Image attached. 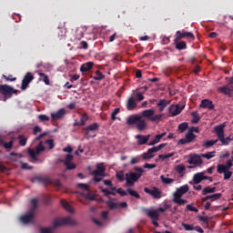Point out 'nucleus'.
Instances as JSON below:
<instances>
[{
	"instance_id": "27",
	"label": "nucleus",
	"mask_w": 233,
	"mask_h": 233,
	"mask_svg": "<svg viewBox=\"0 0 233 233\" xmlns=\"http://www.w3.org/2000/svg\"><path fill=\"white\" fill-rule=\"evenodd\" d=\"M156 114V111L154 109H146L142 111L141 117H147L150 120V117H152Z\"/></svg>"
},
{
	"instance_id": "48",
	"label": "nucleus",
	"mask_w": 233,
	"mask_h": 233,
	"mask_svg": "<svg viewBox=\"0 0 233 233\" xmlns=\"http://www.w3.org/2000/svg\"><path fill=\"white\" fill-rule=\"evenodd\" d=\"M119 112H121V109L119 107H116L113 110V112L111 113L112 121H116V119H117V117H116V116H117V114H119Z\"/></svg>"
},
{
	"instance_id": "4",
	"label": "nucleus",
	"mask_w": 233,
	"mask_h": 233,
	"mask_svg": "<svg viewBox=\"0 0 233 233\" xmlns=\"http://www.w3.org/2000/svg\"><path fill=\"white\" fill-rule=\"evenodd\" d=\"M0 94L3 96V101L10 99L14 94H17V90L8 85H0Z\"/></svg>"
},
{
	"instance_id": "18",
	"label": "nucleus",
	"mask_w": 233,
	"mask_h": 233,
	"mask_svg": "<svg viewBox=\"0 0 233 233\" xmlns=\"http://www.w3.org/2000/svg\"><path fill=\"white\" fill-rule=\"evenodd\" d=\"M145 212L150 219L153 220H159V213H157V210H152V209H145Z\"/></svg>"
},
{
	"instance_id": "56",
	"label": "nucleus",
	"mask_w": 233,
	"mask_h": 233,
	"mask_svg": "<svg viewBox=\"0 0 233 233\" xmlns=\"http://www.w3.org/2000/svg\"><path fill=\"white\" fill-rule=\"evenodd\" d=\"M103 183H104V185H106V187H109L111 188V190H116V187H114L112 181L104 180Z\"/></svg>"
},
{
	"instance_id": "10",
	"label": "nucleus",
	"mask_w": 233,
	"mask_h": 233,
	"mask_svg": "<svg viewBox=\"0 0 233 233\" xmlns=\"http://www.w3.org/2000/svg\"><path fill=\"white\" fill-rule=\"evenodd\" d=\"M185 109V105H171L168 108L169 114H171V117H176V116H179L181 112Z\"/></svg>"
},
{
	"instance_id": "37",
	"label": "nucleus",
	"mask_w": 233,
	"mask_h": 233,
	"mask_svg": "<svg viewBox=\"0 0 233 233\" xmlns=\"http://www.w3.org/2000/svg\"><path fill=\"white\" fill-rule=\"evenodd\" d=\"M187 168L185 167L184 165H177V167H175V170L177 174H179L180 176H183V174L185 173V170Z\"/></svg>"
},
{
	"instance_id": "53",
	"label": "nucleus",
	"mask_w": 233,
	"mask_h": 233,
	"mask_svg": "<svg viewBox=\"0 0 233 233\" xmlns=\"http://www.w3.org/2000/svg\"><path fill=\"white\" fill-rule=\"evenodd\" d=\"M165 136H167V132L161 133L160 135H156L154 140L157 144L159 141H161V139H163V137H165Z\"/></svg>"
},
{
	"instance_id": "13",
	"label": "nucleus",
	"mask_w": 233,
	"mask_h": 233,
	"mask_svg": "<svg viewBox=\"0 0 233 233\" xmlns=\"http://www.w3.org/2000/svg\"><path fill=\"white\" fill-rule=\"evenodd\" d=\"M32 81H34V75L30 72L26 73L22 80L21 90H26Z\"/></svg>"
},
{
	"instance_id": "51",
	"label": "nucleus",
	"mask_w": 233,
	"mask_h": 233,
	"mask_svg": "<svg viewBox=\"0 0 233 233\" xmlns=\"http://www.w3.org/2000/svg\"><path fill=\"white\" fill-rule=\"evenodd\" d=\"M187 128H188V123H187V122L181 123V124L178 126V130H179V132H181V133H183L185 130H187Z\"/></svg>"
},
{
	"instance_id": "31",
	"label": "nucleus",
	"mask_w": 233,
	"mask_h": 233,
	"mask_svg": "<svg viewBox=\"0 0 233 233\" xmlns=\"http://www.w3.org/2000/svg\"><path fill=\"white\" fill-rule=\"evenodd\" d=\"M193 181L195 183V185H199V183H201V181H203V173L199 172L194 175L193 177Z\"/></svg>"
},
{
	"instance_id": "57",
	"label": "nucleus",
	"mask_w": 233,
	"mask_h": 233,
	"mask_svg": "<svg viewBox=\"0 0 233 233\" xmlns=\"http://www.w3.org/2000/svg\"><path fill=\"white\" fill-rule=\"evenodd\" d=\"M116 178L118 181L123 182L125 181V174L123 172L116 173Z\"/></svg>"
},
{
	"instance_id": "32",
	"label": "nucleus",
	"mask_w": 233,
	"mask_h": 233,
	"mask_svg": "<svg viewBox=\"0 0 233 233\" xmlns=\"http://www.w3.org/2000/svg\"><path fill=\"white\" fill-rule=\"evenodd\" d=\"M217 188L216 187H206L202 189V194L203 196H207V194H214L216 192Z\"/></svg>"
},
{
	"instance_id": "5",
	"label": "nucleus",
	"mask_w": 233,
	"mask_h": 233,
	"mask_svg": "<svg viewBox=\"0 0 233 233\" xmlns=\"http://www.w3.org/2000/svg\"><path fill=\"white\" fill-rule=\"evenodd\" d=\"M63 225H70V227H76V225H77V221L70 217H66L64 218H57L53 222L54 228H57V227H63Z\"/></svg>"
},
{
	"instance_id": "11",
	"label": "nucleus",
	"mask_w": 233,
	"mask_h": 233,
	"mask_svg": "<svg viewBox=\"0 0 233 233\" xmlns=\"http://www.w3.org/2000/svg\"><path fill=\"white\" fill-rule=\"evenodd\" d=\"M176 41H181V39H191L194 41L196 39V36H194V34L192 32H181L177 31V36L175 37Z\"/></svg>"
},
{
	"instance_id": "14",
	"label": "nucleus",
	"mask_w": 233,
	"mask_h": 233,
	"mask_svg": "<svg viewBox=\"0 0 233 233\" xmlns=\"http://www.w3.org/2000/svg\"><path fill=\"white\" fill-rule=\"evenodd\" d=\"M190 190L188 185L181 186L180 187L177 188L176 192L173 193V198H183L187 192Z\"/></svg>"
},
{
	"instance_id": "26",
	"label": "nucleus",
	"mask_w": 233,
	"mask_h": 233,
	"mask_svg": "<svg viewBox=\"0 0 233 233\" xmlns=\"http://www.w3.org/2000/svg\"><path fill=\"white\" fill-rule=\"evenodd\" d=\"M60 203L67 212H69L70 214H74V208H72V206H70V204H68L66 200L61 199Z\"/></svg>"
},
{
	"instance_id": "30",
	"label": "nucleus",
	"mask_w": 233,
	"mask_h": 233,
	"mask_svg": "<svg viewBox=\"0 0 233 233\" xmlns=\"http://www.w3.org/2000/svg\"><path fill=\"white\" fill-rule=\"evenodd\" d=\"M182 197H173V203H176L179 207L186 205L187 203V199L181 198Z\"/></svg>"
},
{
	"instance_id": "41",
	"label": "nucleus",
	"mask_w": 233,
	"mask_h": 233,
	"mask_svg": "<svg viewBox=\"0 0 233 233\" xmlns=\"http://www.w3.org/2000/svg\"><path fill=\"white\" fill-rule=\"evenodd\" d=\"M36 155L39 156L41 152H45V146H43V141H40L37 147H35Z\"/></svg>"
},
{
	"instance_id": "63",
	"label": "nucleus",
	"mask_w": 233,
	"mask_h": 233,
	"mask_svg": "<svg viewBox=\"0 0 233 233\" xmlns=\"http://www.w3.org/2000/svg\"><path fill=\"white\" fill-rule=\"evenodd\" d=\"M182 226H183V228H185V230H194L193 226L190 225V224L183 223Z\"/></svg>"
},
{
	"instance_id": "9",
	"label": "nucleus",
	"mask_w": 233,
	"mask_h": 233,
	"mask_svg": "<svg viewBox=\"0 0 233 233\" xmlns=\"http://www.w3.org/2000/svg\"><path fill=\"white\" fill-rule=\"evenodd\" d=\"M99 130V124L93 123L86 127H83L85 137H96V135L90 136V132H97Z\"/></svg>"
},
{
	"instance_id": "44",
	"label": "nucleus",
	"mask_w": 233,
	"mask_h": 233,
	"mask_svg": "<svg viewBox=\"0 0 233 233\" xmlns=\"http://www.w3.org/2000/svg\"><path fill=\"white\" fill-rule=\"evenodd\" d=\"M96 76L93 77V79H95V81H101V79H105V75H103V73H101V71L96 70Z\"/></svg>"
},
{
	"instance_id": "12",
	"label": "nucleus",
	"mask_w": 233,
	"mask_h": 233,
	"mask_svg": "<svg viewBox=\"0 0 233 233\" xmlns=\"http://www.w3.org/2000/svg\"><path fill=\"white\" fill-rule=\"evenodd\" d=\"M225 127H227V125L220 124L214 127L213 132L216 134L218 141H220L223 137H225Z\"/></svg>"
},
{
	"instance_id": "34",
	"label": "nucleus",
	"mask_w": 233,
	"mask_h": 233,
	"mask_svg": "<svg viewBox=\"0 0 233 233\" xmlns=\"http://www.w3.org/2000/svg\"><path fill=\"white\" fill-rule=\"evenodd\" d=\"M38 76H40V81H43L45 85H50V79L48 78V76L45 73H38Z\"/></svg>"
},
{
	"instance_id": "24",
	"label": "nucleus",
	"mask_w": 233,
	"mask_h": 233,
	"mask_svg": "<svg viewBox=\"0 0 233 233\" xmlns=\"http://www.w3.org/2000/svg\"><path fill=\"white\" fill-rule=\"evenodd\" d=\"M175 48L177 50H187V42L174 39Z\"/></svg>"
},
{
	"instance_id": "7",
	"label": "nucleus",
	"mask_w": 233,
	"mask_h": 233,
	"mask_svg": "<svg viewBox=\"0 0 233 233\" xmlns=\"http://www.w3.org/2000/svg\"><path fill=\"white\" fill-rule=\"evenodd\" d=\"M167 145V143L159 144L157 147H153L149 148L146 153H143L142 155L143 159H152V157H154V154H156V152H159V150H162V148H165Z\"/></svg>"
},
{
	"instance_id": "52",
	"label": "nucleus",
	"mask_w": 233,
	"mask_h": 233,
	"mask_svg": "<svg viewBox=\"0 0 233 233\" xmlns=\"http://www.w3.org/2000/svg\"><path fill=\"white\" fill-rule=\"evenodd\" d=\"M106 205H107V207H109V208H110L111 210H114V209L117 208V203L112 202V201H110V200L106 201Z\"/></svg>"
},
{
	"instance_id": "59",
	"label": "nucleus",
	"mask_w": 233,
	"mask_h": 233,
	"mask_svg": "<svg viewBox=\"0 0 233 233\" xmlns=\"http://www.w3.org/2000/svg\"><path fill=\"white\" fill-rule=\"evenodd\" d=\"M116 193L119 194L122 197L125 196H128V192H127L126 190H124L123 188L119 187L118 189H116Z\"/></svg>"
},
{
	"instance_id": "55",
	"label": "nucleus",
	"mask_w": 233,
	"mask_h": 233,
	"mask_svg": "<svg viewBox=\"0 0 233 233\" xmlns=\"http://www.w3.org/2000/svg\"><path fill=\"white\" fill-rule=\"evenodd\" d=\"M49 185H54L57 188H61V181L59 179L50 180Z\"/></svg>"
},
{
	"instance_id": "29",
	"label": "nucleus",
	"mask_w": 233,
	"mask_h": 233,
	"mask_svg": "<svg viewBox=\"0 0 233 233\" xmlns=\"http://www.w3.org/2000/svg\"><path fill=\"white\" fill-rule=\"evenodd\" d=\"M35 180L38 183H43L44 185H49L50 177H35Z\"/></svg>"
},
{
	"instance_id": "47",
	"label": "nucleus",
	"mask_w": 233,
	"mask_h": 233,
	"mask_svg": "<svg viewBox=\"0 0 233 233\" xmlns=\"http://www.w3.org/2000/svg\"><path fill=\"white\" fill-rule=\"evenodd\" d=\"M216 151L208 152L206 154H202L201 157H205L206 159H212V157H215Z\"/></svg>"
},
{
	"instance_id": "17",
	"label": "nucleus",
	"mask_w": 233,
	"mask_h": 233,
	"mask_svg": "<svg viewBox=\"0 0 233 233\" xmlns=\"http://www.w3.org/2000/svg\"><path fill=\"white\" fill-rule=\"evenodd\" d=\"M200 108H208V110H214V103L209 99H203L200 103Z\"/></svg>"
},
{
	"instance_id": "15",
	"label": "nucleus",
	"mask_w": 233,
	"mask_h": 233,
	"mask_svg": "<svg viewBox=\"0 0 233 233\" xmlns=\"http://www.w3.org/2000/svg\"><path fill=\"white\" fill-rule=\"evenodd\" d=\"M218 90L221 92V94H224V96H228L229 97L233 96V86L230 84L219 87Z\"/></svg>"
},
{
	"instance_id": "35",
	"label": "nucleus",
	"mask_w": 233,
	"mask_h": 233,
	"mask_svg": "<svg viewBox=\"0 0 233 233\" xmlns=\"http://www.w3.org/2000/svg\"><path fill=\"white\" fill-rule=\"evenodd\" d=\"M127 191L129 194V196H132V198H136V199H141V195H139V193H137V191H136L132 188H127Z\"/></svg>"
},
{
	"instance_id": "49",
	"label": "nucleus",
	"mask_w": 233,
	"mask_h": 233,
	"mask_svg": "<svg viewBox=\"0 0 233 233\" xmlns=\"http://www.w3.org/2000/svg\"><path fill=\"white\" fill-rule=\"evenodd\" d=\"M65 166L66 167V170H76L77 167L73 162H65Z\"/></svg>"
},
{
	"instance_id": "2",
	"label": "nucleus",
	"mask_w": 233,
	"mask_h": 233,
	"mask_svg": "<svg viewBox=\"0 0 233 233\" xmlns=\"http://www.w3.org/2000/svg\"><path fill=\"white\" fill-rule=\"evenodd\" d=\"M127 125L132 127V125H136L137 130L143 132L145 128H147V121L143 120V116L139 115H131L127 119Z\"/></svg>"
},
{
	"instance_id": "61",
	"label": "nucleus",
	"mask_w": 233,
	"mask_h": 233,
	"mask_svg": "<svg viewBox=\"0 0 233 233\" xmlns=\"http://www.w3.org/2000/svg\"><path fill=\"white\" fill-rule=\"evenodd\" d=\"M137 101H143L145 99V96H143V93L137 92L136 94Z\"/></svg>"
},
{
	"instance_id": "40",
	"label": "nucleus",
	"mask_w": 233,
	"mask_h": 233,
	"mask_svg": "<svg viewBox=\"0 0 233 233\" xmlns=\"http://www.w3.org/2000/svg\"><path fill=\"white\" fill-rule=\"evenodd\" d=\"M28 156L31 157L33 161H39V158H37V153L36 151H34V149H28Z\"/></svg>"
},
{
	"instance_id": "19",
	"label": "nucleus",
	"mask_w": 233,
	"mask_h": 233,
	"mask_svg": "<svg viewBox=\"0 0 233 233\" xmlns=\"http://www.w3.org/2000/svg\"><path fill=\"white\" fill-rule=\"evenodd\" d=\"M105 170H106L105 166H103V164H98L96 169L92 172V175L103 177L105 176Z\"/></svg>"
},
{
	"instance_id": "42",
	"label": "nucleus",
	"mask_w": 233,
	"mask_h": 233,
	"mask_svg": "<svg viewBox=\"0 0 233 233\" xmlns=\"http://www.w3.org/2000/svg\"><path fill=\"white\" fill-rule=\"evenodd\" d=\"M86 121H88V114L84 113L80 118L81 127H85L86 125Z\"/></svg>"
},
{
	"instance_id": "28",
	"label": "nucleus",
	"mask_w": 233,
	"mask_h": 233,
	"mask_svg": "<svg viewBox=\"0 0 233 233\" xmlns=\"http://www.w3.org/2000/svg\"><path fill=\"white\" fill-rule=\"evenodd\" d=\"M7 157L11 161L17 162L18 159H21L23 157V155L21 153L11 152Z\"/></svg>"
},
{
	"instance_id": "43",
	"label": "nucleus",
	"mask_w": 233,
	"mask_h": 233,
	"mask_svg": "<svg viewBox=\"0 0 233 233\" xmlns=\"http://www.w3.org/2000/svg\"><path fill=\"white\" fill-rule=\"evenodd\" d=\"M217 170L218 172V174H225L227 170H228L227 168V167L223 164H218L217 167Z\"/></svg>"
},
{
	"instance_id": "58",
	"label": "nucleus",
	"mask_w": 233,
	"mask_h": 233,
	"mask_svg": "<svg viewBox=\"0 0 233 233\" xmlns=\"http://www.w3.org/2000/svg\"><path fill=\"white\" fill-rule=\"evenodd\" d=\"M76 187L78 188H81L82 190H87V191H88V188H89L87 184H83V183L76 184Z\"/></svg>"
},
{
	"instance_id": "33",
	"label": "nucleus",
	"mask_w": 233,
	"mask_h": 233,
	"mask_svg": "<svg viewBox=\"0 0 233 233\" xmlns=\"http://www.w3.org/2000/svg\"><path fill=\"white\" fill-rule=\"evenodd\" d=\"M163 120V114L153 115L152 117L149 118V121L152 123H159V121Z\"/></svg>"
},
{
	"instance_id": "21",
	"label": "nucleus",
	"mask_w": 233,
	"mask_h": 233,
	"mask_svg": "<svg viewBox=\"0 0 233 233\" xmlns=\"http://www.w3.org/2000/svg\"><path fill=\"white\" fill-rule=\"evenodd\" d=\"M221 193H215L213 195H208L205 198H202V202L205 203V201H218V199H221Z\"/></svg>"
},
{
	"instance_id": "1",
	"label": "nucleus",
	"mask_w": 233,
	"mask_h": 233,
	"mask_svg": "<svg viewBox=\"0 0 233 233\" xmlns=\"http://www.w3.org/2000/svg\"><path fill=\"white\" fill-rule=\"evenodd\" d=\"M32 208L28 210V212L23 215L20 218V221L24 223V225H28V223H32L34 218H35V210H37V198L31 199Z\"/></svg>"
},
{
	"instance_id": "64",
	"label": "nucleus",
	"mask_w": 233,
	"mask_h": 233,
	"mask_svg": "<svg viewBox=\"0 0 233 233\" xmlns=\"http://www.w3.org/2000/svg\"><path fill=\"white\" fill-rule=\"evenodd\" d=\"M41 233H52V228H42L40 229Z\"/></svg>"
},
{
	"instance_id": "3",
	"label": "nucleus",
	"mask_w": 233,
	"mask_h": 233,
	"mask_svg": "<svg viewBox=\"0 0 233 233\" xmlns=\"http://www.w3.org/2000/svg\"><path fill=\"white\" fill-rule=\"evenodd\" d=\"M135 172H129L126 174V187H134L136 181H137L145 170L141 167H135Z\"/></svg>"
},
{
	"instance_id": "22",
	"label": "nucleus",
	"mask_w": 233,
	"mask_h": 233,
	"mask_svg": "<svg viewBox=\"0 0 233 233\" xmlns=\"http://www.w3.org/2000/svg\"><path fill=\"white\" fill-rule=\"evenodd\" d=\"M136 138L137 139V145H147L148 143V139H150V135L143 136V135H137Z\"/></svg>"
},
{
	"instance_id": "38",
	"label": "nucleus",
	"mask_w": 233,
	"mask_h": 233,
	"mask_svg": "<svg viewBox=\"0 0 233 233\" xmlns=\"http://www.w3.org/2000/svg\"><path fill=\"white\" fill-rule=\"evenodd\" d=\"M218 139L216 140H208L206 141L202 147H204L205 148H210V147H214V145H216V143H218Z\"/></svg>"
},
{
	"instance_id": "20",
	"label": "nucleus",
	"mask_w": 233,
	"mask_h": 233,
	"mask_svg": "<svg viewBox=\"0 0 233 233\" xmlns=\"http://www.w3.org/2000/svg\"><path fill=\"white\" fill-rule=\"evenodd\" d=\"M169 104H170V100L159 99L157 103V106H158V111L164 112L165 108H167V106Z\"/></svg>"
},
{
	"instance_id": "45",
	"label": "nucleus",
	"mask_w": 233,
	"mask_h": 233,
	"mask_svg": "<svg viewBox=\"0 0 233 233\" xmlns=\"http://www.w3.org/2000/svg\"><path fill=\"white\" fill-rule=\"evenodd\" d=\"M14 147V141L10 140L9 142L4 143V147L6 149V152H10Z\"/></svg>"
},
{
	"instance_id": "39",
	"label": "nucleus",
	"mask_w": 233,
	"mask_h": 233,
	"mask_svg": "<svg viewBox=\"0 0 233 233\" xmlns=\"http://www.w3.org/2000/svg\"><path fill=\"white\" fill-rule=\"evenodd\" d=\"M186 139L187 142L192 143L196 139V135L190 131L186 134Z\"/></svg>"
},
{
	"instance_id": "54",
	"label": "nucleus",
	"mask_w": 233,
	"mask_h": 233,
	"mask_svg": "<svg viewBox=\"0 0 233 233\" xmlns=\"http://www.w3.org/2000/svg\"><path fill=\"white\" fill-rule=\"evenodd\" d=\"M191 116H193L192 123H194V124L199 123V119H201V118L199 117V115H198V113L193 112V113H191Z\"/></svg>"
},
{
	"instance_id": "8",
	"label": "nucleus",
	"mask_w": 233,
	"mask_h": 233,
	"mask_svg": "<svg viewBox=\"0 0 233 233\" xmlns=\"http://www.w3.org/2000/svg\"><path fill=\"white\" fill-rule=\"evenodd\" d=\"M144 192H146V194H149V196H152L154 199H161V198H163V192L157 187H153L152 189L145 187Z\"/></svg>"
},
{
	"instance_id": "23",
	"label": "nucleus",
	"mask_w": 233,
	"mask_h": 233,
	"mask_svg": "<svg viewBox=\"0 0 233 233\" xmlns=\"http://www.w3.org/2000/svg\"><path fill=\"white\" fill-rule=\"evenodd\" d=\"M136 108H137V104L136 103V99H134V96H130L127 102V109L134 110Z\"/></svg>"
},
{
	"instance_id": "50",
	"label": "nucleus",
	"mask_w": 233,
	"mask_h": 233,
	"mask_svg": "<svg viewBox=\"0 0 233 233\" xmlns=\"http://www.w3.org/2000/svg\"><path fill=\"white\" fill-rule=\"evenodd\" d=\"M2 77L5 79V81H17V77L12 75H2Z\"/></svg>"
},
{
	"instance_id": "16",
	"label": "nucleus",
	"mask_w": 233,
	"mask_h": 233,
	"mask_svg": "<svg viewBox=\"0 0 233 233\" xmlns=\"http://www.w3.org/2000/svg\"><path fill=\"white\" fill-rule=\"evenodd\" d=\"M66 115L65 108H61L58 111L51 114V118L53 121H57L58 119H63Z\"/></svg>"
},
{
	"instance_id": "25",
	"label": "nucleus",
	"mask_w": 233,
	"mask_h": 233,
	"mask_svg": "<svg viewBox=\"0 0 233 233\" xmlns=\"http://www.w3.org/2000/svg\"><path fill=\"white\" fill-rule=\"evenodd\" d=\"M93 66H94V63H92V62H87L86 64H83L80 67V72L85 74V72H88V71L92 70Z\"/></svg>"
},
{
	"instance_id": "60",
	"label": "nucleus",
	"mask_w": 233,
	"mask_h": 233,
	"mask_svg": "<svg viewBox=\"0 0 233 233\" xmlns=\"http://www.w3.org/2000/svg\"><path fill=\"white\" fill-rule=\"evenodd\" d=\"M38 119L42 122L50 121V117H48V116H46V115H39Z\"/></svg>"
},
{
	"instance_id": "62",
	"label": "nucleus",
	"mask_w": 233,
	"mask_h": 233,
	"mask_svg": "<svg viewBox=\"0 0 233 233\" xmlns=\"http://www.w3.org/2000/svg\"><path fill=\"white\" fill-rule=\"evenodd\" d=\"M232 177V172L229 171L228 169L224 173V179H230Z\"/></svg>"
},
{
	"instance_id": "36",
	"label": "nucleus",
	"mask_w": 233,
	"mask_h": 233,
	"mask_svg": "<svg viewBox=\"0 0 233 233\" xmlns=\"http://www.w3.org/2000/svg\"><path fill=\"white\" fill-rule=\"evenodd\" d=\"M160 179L162 181V183H164V185H170L172 183H174V178H168V177H166L164 175H161L160 176Z\"/></svg>"
},
{
	"instance_id": "6",
	"label": "nucleus",
	"mask_w": 233,
	"mask_h": 233,
	"mask_svg": "<svg viewBox=\"0 0 233 233\" xmlns=\"http://www.w3.org/2000/svg\"><path fill=\"white\" fill-rule=\"evenodd\" d=\"M187 163L193 166H187V168H196V167H201L203 165V159L201 156L198 154H191L187 159Z\"/></svg>"
},
{
	"instance_id": "46",
	"label": "nucleus",
	"mask_w": 233,
	"mask_h": 233,
	"mask_svg": "<svg viewBox=\"0 0 233 233\" xmlns=\"http://www.w3.org/2000/svg\"><path fill=\"white\" fill-rule=\"evenodd\" d=\"M18 139H19V145H20L21 147H26V141H27V139L25 138V136L19 135V136H18Z\"/></svg>"
}]
</instances>
